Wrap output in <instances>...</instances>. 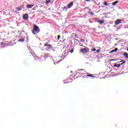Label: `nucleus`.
Here are the masks:
<instances>
[{"instance_id":"9d476101","label":"nucleus","mask_w":128,"mask_h":128,"mask_svg":"<svg viewBox=\"0 0 128 128\" xmlns=\"http://www.w3.org/2000/svg\"><path fill=\"white\" fill-rule=\"evenodd\" d=\"M19 42H24V38H22L18 40Z\"/></svg>"},{"instance_id":"5701e85b","label":"nucleus","mask_w":128,"mask_h":128,"mask_svg":"<svg viewBox=\"0 0 128 128\" xmlns=\"http://www.w3.org/2000/svg\"><path fill=\"white\" fill-rule=\"evenodd\" d=\"M89 14H90L91 16H94V12H90Z\"/></svg>"},{"instance_id":"393cba45","label":"nucleus","mask_w":128,"mask_h":128,"mask_svg":"<svg viewBox=\"0 0 128 128\" xmlns=\"http://www.w3.org/2000/svg\"><path fill=\"white\" fill-rule=\"evenodd\" d=\"M92 52H96V48H92Z\"/></svg>"},{"instance_id":"4468645a","label":"nucleus","mask_w":128,"mask_h":128,"mask_svg":"<svg viewBox=\"0 0 128 128\" xmlns=\"http://www.w3.org/2000/svg\"><path fill=\"white\" fill-rule=\"evenodd\" d=\"M124 56L125 58H128V53L124 52Z\"/></svg>"},{"instance_id":"dca6fc26","label":"nucleus","mask_w":128,"mask_h":128,"mask_svg":"<svg viewBox=\"0 0 128 128\" xmlns=\"http://www.w3.org/2000/svg\"><path fill=\"white\" fill-rule=\"evenodd\" d=\"M120 62H122L121 64H120V66H122V64H126V61L122 60Z\"/></svg>"},{"instance_id":"c756f323","label":"nucleus","mask_w":128,"mask_h":128,"mask_svg":"<svg viewBox=\"0 0 128 128\" xmlns=\"http://www.w3.org/2000/svg\"><path fill=\"white\" fill-rule=\"evenodd\" d=\"M63 8H64V10L66 9V7L64 6Z\"/></svg>"},{"instance_id":"20e7f679","label":"nucleus","mask_w":128,"mask_h":128,"mask_svg":"<svg viewBox=\"0 0 128 128\" xmlns=\"http://www.w3.org/2000/svg\"><path fill=\"white\" fill-rule=\"evenodd\" d=\"M88 50L84 48L83 49L80 50V52L83 54H87V52H88Z\"/></svg>"},{"instance_id":"1a4fd4ad","label":"nucleus","mask_w":128,"mask_h":128,"mask_svg":"<svg viewBox=\"0 0 128 128\" xmlns=\"http://www.w3.org/2000/svg\"><path fill=\"white\" fill-rule=\"evenodd\" d=\"M118 52V48H116L114 50H112L110 52V54H112V52Z\"/></svg>"},{"instance_id":"bb28decb","label":"nucleus","mask_w":128,"mask_h":128,"mask_svg":"<svg viewBox=\"0 0 128 128\" xmlns=\"http://www.w3.org/2000/svg\"><path fill=\"white\" fill-rule=\"evenodd\" d=\"M114 60H114V59H110V62H114Z\"/></svg>"},{"instance_id":"a878e982","label":"nucleus","mask_w":128,"mask_h":128,"mask_svg":"<svg viewBox=\"0 0 128 128\" xmlns=\"http://www.w3.org/2000/svg\"><path fill=\"white\" fill-rule=\"evenodd\" d=\"M60 36L58 35V40H60Z\"/></svg>"},{"instance_id":"423d86ee","label":"nucleus","mask_w":128,"mask_h":128,"mask_svg":"<svg viewBox=\"0 0 128 128\" xmlns=\"http://www.w3.org/2000/svg\"><path fill=\"white\" fill-rule=\"evenodd\" d=\"M72 6H74V2H72L68 5V8H70Z\"/></svg>"},{"instance_id":"b1692460","label":"nucleus","mask_w":128,"mask_h":128,"mask_svg":"<svg viewBox=\"0 0 128 128\" xmlns=\"http://www.w3.org/2000/svg\"><path fill=\"white\" fill-rule=\"evenodd\" d=\"M80 40L82 42H84V39H81Z\"/></svg>"},{"instance_id":"f3484780","label":"nucleus","mask_w":128,"mask_h":128,"mask_svg":"<svg viewBox=\"0 0 128 128\" xmlns=\"http://www.w3.org/2000/svg\"><path fill=\"white\" fill-rule=\"evenodd\" d=\"M51 2H52V1L50 0H48L46 2V4H50Z\"/></svg>"},{"instance_id":"39448f33","label":"nucleus","mask_w":128,"mask_h":128,"mask_svg":"<svg viewBox=\"0 0 128 128\" xmlns=\"http://www.w3.org/2000/svg\"><path fill=\"white\" fill-rule=\"evenodd\" d=\"M22 18L24 20H28V14H26L23 15Z\"/></svg>"},{"instance_id":"6ab92c4d","label":"nucleus","mask_w":128,"mask_h":128,"mask_svg":"<svg viewBox=\"0 0 128 128\" xmlns=\"http://www.w3.org/2000/svg\"><path fill=\"white\" fill-rule=\"evenodd\" d=\"M104 6H108V3H106V2H104Z\"/></svg>"},{"instance_id":"c85d7f7f","label":"nucleus","mask_w":128,"mask_h":128,"mask_svg":"<svg viewBox=\"0 0 128 128\" xmlns=\"http://www.w3.org/2000/svg\"><path fill=\"white\" fill-rule=\"evenodd\" d=\"M0 44H1V46L4 45V42H1V43H0Z\"/></svg>"},{"instance_id":"7ed1b4c3","label":"nucleus","mask_w":128,"mask_h":128,"mask_svg":"<svg viewBox=\"0 0 128 128\" xmlns=\"http://www.w3.org/2000/svg\"><path fill=\"white\" fill-rule=\"evenodd\" d=\"M44 46H46L47 50H50V48H52V44H44Z\"/></svg>"},{"instance_id":"412c9836","label":"nucleus","mask_w":128,"mask_h":128,"mask_svg":"<svg viewBox=\"0 0 128 128\" xmlns=\"http://www.w3.org/2000/svg\"><path fill=\"white\" fill-rule=\"evenodd\" d=\"M70 52L71 54H72L74 52V49H72L71 50H70Z\"/></svg>"},{"instance_id":"a211bd4d","label":"nucleus","mask_w":128,"mask_h":128,"mask_svg":"<svg viewBox=\"0 0 128 128\" xmlns=\"http://www.w3.org/2000/svg\"><path fill=\"white\" fill-rule=\"evenodd\" d=\"M114 66H115V68H120V64H118V65H116V64H114Z\"/></svg>"},{"instance_id":"cd10ccee","label":"nucleus","mask_w":128,"mask_h":128,"mask_svg":"<svg viewBox=\"0 0 128 128\" xmlns=\"http://www.w3.org/2000/svg\"><path fill=\"white\" fill-rule=\"evenodd\" d=\"M85 2H90V0H85Z\"/></svg>"},{"instance_id":"f8f14e48","label":"nucleus","mask_w":128,"mask_h":128,"mask_svg":"<svg viewBox=\"0 0 128 128\" xmlns=\"http://www.w3.org/2000/svg\"><path fill=\"white\" fill-rule=\"evenodd\" d=\"M98 22H99L100 24H102L104 22V21L102 20H98Z\"/></svg>"},{"instance_id":"aec40b11","label":"nucleus","mask_w":128,"mask_h":128,"mask_svg":"<svg viewBox=\"0 0 128 128\" xmlns=\"http://www.w3.org/2000/svg\"><path fill=\"white\" fill-rule=\"evenodd\" d=\"M66 42V39H64V40H63L62 41V42H64V46H66V42Z\"/></svg>"},{"instance_id":"4be33fe9","label":"nucleus","mask_w":128,"mask_h":128,"mask_svg":"<svg viewBox=\"0 0 128 128\" xmlns=\"http://www.w3.org/2000/svg\"><path fill=\"white\" fill-rule=\"evenodd\" d=\"M100 49H98L96 52V54H98L100 52Z\"/></svg>"},{"instance_id":"f257e3e1","label":"nucleus","mask_w":128,"mask_h":128,"mask_svg":"<svg viewBox=\"0 0 128 128\" xmlns=\"http://www.w3.org/2000/svg\"><path fill=\"white\" fill-rule=\"evenodd\" d=\"M40 32V28H38V26L36 24H34V28H33V30H32V34H34V35L38 34Z\"/></svg>"},{"instance_id":"f03ea898","label":"nucleus","mask_w":128,"mask_h":128,"mask_svg":"<svg viewBox=\"0 0 128 128\" xmlns=\"http://www.w3.org/2000/svg\"><path fill=\"white\" fill-rule=\"evenodd\" d=\"M84 72H86V70L84 69H79L78 70V74H81V76H82V74H84Z\"/></svg>"},{"instance_id":"0eeeda50","label":"nucleus","mask_w":128,"mask_h":128,"mask_svg":"<svg viewBox=\"0 0 128 128\" xmlns=\"http://www.w3.org/2000/svg\"><path fill=\"white\" fill-rule=\"evenodd\" d=\"M26 6L27 8H32V6H34V4H28Z\"/></svg>"},{"instance_id":"6e6552de","label":"nucleus","mask_w":128,"mask_h":128,"mask_svg":"<svg viewBox=\"0 0 128 128\" xmlns=\"http://www.w3.org/2000/svg\"><path fill=\"white\" fill-rule=\"evenodd\" d=\"M120 22H122V20H116L115 22V24H120Z\"/></svg>"},{"instance_id":"ddd939ff","label":"nucleus","mask_w":128,"mask_h":128,"mask_svg":"<svg viewBox=\"0 0 128 128\" xmlns=\"http://www.w3.org/2000/svg\"><path fill=\"white\" fill-rule=\"evenodd\" d=\"M87 76H89L90 78H94V74H86Z\"/></svg>"},{"instance_id":"7c9ffc66","label":"nucleus","mask_w":128,"mask_h":128,"mask_svg":"<svg viewBox=\"0 0 128 128\" xmlns=\"http://www.w3.org/2000/svg\"><path fill=\"white\" fill-rule=\"evenodd\" d=\"M75 36H78V35H75Z\"/></svg>"},{"instance_id":"9b49d317","label":"nucleus","mask_w":128,"mask_h":128,"mask_svg":"<svg viewBox=\"0 0 128 128\" xmlns=\"http://www.w3.org/2000/svg\"><path fill=\"white\" fill-rule=\"evenodd\" d=\"M22 6L16 8V10H17L18 11L22 10Z\"/></svg>"},{"instance_id":"2eb2a0df","label":"nucleus","mask_w":128,"mask_h":128,"mask_svg":"<svg viewBox=\"0 0 128 128\" xmlns=\"http://www.w3.org/2000/svg\"><path fill=\"white\" fill-rule=\"evenodd\" d=\"M116 4H118V1H116L112 3V6H116Z\"/></svg>"}]
</instances>
